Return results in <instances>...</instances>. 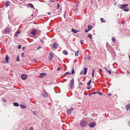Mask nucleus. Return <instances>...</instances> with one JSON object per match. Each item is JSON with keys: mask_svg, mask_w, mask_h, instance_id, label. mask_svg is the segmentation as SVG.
I'll use <instances>...</instances> for the list:
<instances>
[{"mask_svg": "<svg viewBox=\"0 0 130 130\" xmlns=\"http://www.w3.org/2000/svg\"><path fill=\"white\" fill-rule=\"evenodd\" d=\"M88 124L87 121L82 120L80 123V126L82 127H85L87 126Z\"/></svg>", "mask_w": 130, "mask_h": 130, "instance_id": "nucleus-1", "label": "nucleus"}, {"mask_svg": "<svg viewBox=\"0 0 130 130\" xmlns=\"http://www.w3.org/2000/svg\"><path fill=\"white\" fill-rule=\"evenodd\" d=\"M54 55L53 52H51L50 53L49 56L48 57V59L50 61H51L54 57Z\"/></svg>", "mask_w": 130, "mask_h": 130, "instance_id": "nucleus-2", "label": "nucleus"}, {"mask_svg": "<svg viewBox=\"0 0 130 130\" xmlns=\"http://www.w3.org/2000/svg\"><path fill=\"white\" fill-rule=\"evenodd\" d=\"M74 84V80L73 78L71 79L70 83V88H72Z\"/></svg>", "mask_w": 130, "mask_h": 130, "instance_id": "nucleus-3", "label": "nucleus"}, {"mask_svg": "<svg viewBox=\"0 0 130 130\" xmlns=\"http://www.w3.org/2000/svg\"><path fill=\"white\" fill-rule=\"evenodd\" d=\"M95 125V123L93 122H91L89 125V126L90 128L93 127Z\"/></svg>", "mask_w": 130, "mask_h": 130, "instance_id": "nucleus-4", "label": "nucleus"}, {"mask_svg": "<svg viewBox=\"0 0 130 130\" xmlns=\"http://www.w3.org/2000/svg\"><path fill=\"white\" fill-rule=\"evenodd\" d=\"M73 110V109L72 108H71L70 109L67 110V112L68 115H70Z\"/></svg>", "mask_w": 130, "mask_h": 130, "instance_id": "nucleus-5", "label": "nucleus"}, {"mask_svg": "<svg viewBox=\"0 0 130 130\" xmlns=\"http://www.w3.org/2000/svg\"><path fill=\"white\" fill-rule=\"evenodd\" d=\"M58 46V44L56 43H55L54 44H52L51 45V47L53 48H56L57 46Z\"/></svg>", "mask_w": 130, "mask_h": 130, "instance_id": "nucleus-6", "label": "nucleus"}, {"mask_svg": "<svg viewBox=\"0 0 130 130\" xmlns=\"http://www.w3.org/2000/svg\"><path fill=\"white\" fill-rule=\"evenodd\" d=\"M21 77L22 79L24 80L27 78V76L25 74H22L21 75Z\"/></svg>", "mask_w": 130, "mask_h": 130, "instance_id": "nucleus-7", "label": "nucleus"}, {"mask_svg": "<svg viewBox=\"0 0 130 130\" xmlns=\"http://www.w3.org/2000/svg\"><path fill=\"white\" fill-rule=\"evenodd\" d=\"M128 4H122L120 5V6L119 7V8L121 9H123L125 7H126L128 6Z\"/></svg>", "mask_w": 130, "mask_h": 130, "instance_id": "nucleus-8", "label": "nucleus"}, {"mask_svg": "<svg viewBox=\"0 0 130 130\" xmlns=\"http://www.w3.org/2000/svg\"><path fill=\"white\" fill-rule=\"evenodd\" d=\"M46 74L44 73H42L40 74L39 77L40 78H42L45 76Z\"/></svg>", "mask_w": 130, "mask_h": 130, "instance_id": "nucleus-9", "label": "nucleus"}, {"mask_svg": "<svg viewBox=\"0 0 130 130\" xmlns=\"http://www.w3.org/2000/svg\"><path fill=\"white\" fill-rule=\"evenodd\" d=\"M20 107L22 109H24L26 108V106L25 104H22L20 105Z\"/></svg>", "mask_w": 130, "mask_h": 130, "instance_id": "nucleus-10", "label": "nucleus"}, {"mask_svg": "<svg viewBox=\"0 0 130 130\" xmlns=\"http://www.w3.org/2000/svg\"><path fill=\"white\" fill-rule=\"evenodd\" d=\"M36 34V30H33L31 32V34L32 35L34 36H35Z\"/></svg>", "mask_w": 130, "mask_h": 130, "instance_id": "nucleus-11", "label": "nucleus"}, {"mask_svg": "<svg viewBox=\"0 0 130 130\" xmlns=\"http://www.w3.org/2000/svg\"><path fill=\"white\" fill-rule=\"evenodd\" d=\"M126 109L127 110H128L130 109V104L127 105L125 106Z\"/></svg>", "mask_w": 130, "mask_h": 130, "instance_id": "nucleus-12", "label": "nucleus"}, {"mask_svg": "<svg viewBox=\"0 0 130 130\" xmlns=\"http://www.w3.org/2000/svg\"><path fill=\"white\" fill-rule=\"evenodd\" d=\"M10 3V2L9 1H6L5 5L7 7L9 5Z\"/></svg>", "mask_w": 130, "mask_h": 130, "instance_id": "nucleus-13", "label": "nucleus"}, {"mask_svg": "<svg viewBox=\"0 0 130 130\" xmlns=\"http://www.w3.org/2000/svg\"><path fill=\"white\" fill-rule=\"evenodd\" d=\"M71 31L74 33H77L78 32V31H77V30H75L73 28H72L71 29Z\"/></svg>", "mask_w": 130, "mask_h": 130, "instance_id": "nucleus-14", "label": "nucleus"}, {"mask_svg": "<svg viewBox=\"0 0 130 130\" xmlns=\"http://www.w3.org/2000/svg\"><path fill=\"white\" fill-rule=\"evenodd\" d=\"M43 96L44 97H47L48 96V95L47 93L45 92H44L42 94Z\"/></svg>", "mask_w": 130, "mask_h": 130, "instance_id": "nucleus-15", "label": "nucleus"}, {"mask_svg": "<svg viewBox=\"0 0 130 130\" xmlns=\"http://www.w3.org/2000/svg\"><path fill=\"white\" fill-rule=\"evenodd\" d=\"M27 6L30 7V8H34V6L33 5L31 4L28 3L27 4Z\"/></svg>", "mask_w": 130, "mask_h": 130, "instance_id": "nucleus-16", "label": "nucleus"}, {"mask_svg": "<svg viewBox=\"0 0 130 130\" xmlns=\"http://www.w3.org/2000/svg\"><path fill=\"white\" fill-rule=\"evenodd\" d=\"M87 68H85L84 69V72L83 73V74L84 75H86L87 72Z\"/></svg>", "mask_w": 130, "mask_h": 130, "instance_id": "nucleus-17", "label": "nucleus"}, {"mask_svg": "<svg viewBox=\"0 0 130 130\" xmlns=\"http://www.w3.org/2000/svg\"><path fill=\"white\" fill-rule=\"evenodd\" d=\"M112 41L113 43H115L116 41V39L114 37H113L112 38Z\"/></svg>", "mask_w": 130, "mask_h": 130, "instance_id": "nucleus-18", "label": "nucleus"}, {"mask_svg": "<svg viewBox=\"0 0 130 130\" xmlns=\"http://www.w3.org/2000/svg\"><path fill=\"white\" fill-rule=\"evenodd\" d=\"M5 59L6 62L8 63V60L9 59V58L7 55H6V56L5 58Z\"/></svg>", "mask_w": 130, "mask_h": 130, "instance_id": "nucleus-19", "label": "nucleus"}, {"mask_svg": "<svg viewBox=\"0 0 130 130\" xmlns=\"http://www.w3.org/2000/svg\"><path fill=\"white\" fill-rule=\"evenodd\" d=\"M92 27H93L92 26H90V25H89L88 26V29L89 30H91Z\"/></svg>", "mask_w": 130, "mask_h": 130, "instance_id": "nucleus-20", "label": "nucleus"}, {"mask_svg": "<svg viewBox=\"0 0 130 130\" xmlns=\"http://www.w3.org/2000/svg\"><path fill=\"white\" fill-rule=\"evenodd\" d=\"M63 53L65 55H67L68 54V52L66 50H64L63 51Z\"/></svg>", "mask_w": 130, "mask_h": 130, "instance_id": "nucleus-21", "label": "nucleus"}, {"mask_svg": "<svg viewBox=\"0 0 130 130\" xmlns=\"http://www.w3.org/2000/svg\"><path fill=\"white\" fill-rule=\"evenodd\" d=\"M13 104L14 106L18 107V106L19 105V104L17 102H14L13 103Z\"/></svg>", "mask_w": 130, "mask_h": 130, "instance_id": "nucleus-22", "label": "nucleus"}, {"mask_svg": "<svg viewBox=\"0 0 130 130\" xmlns=\"http://www.w3.org/2000/svg\"><path fill=\"white\" fill-rule=\"evenodd\" d=\"M32 113L34 115H37L38 114V112L37 111H32Z\"/></svg>", "mask_w": 130, "mask_h": 130, "instance_id": "nucleus-23", "label": "nucleus"}, {"mask_svg": "<svg viewBox=\"0 0 130 130\" xmlns=\"http://www.w3.org/2000/svg\"><path fill=\"white\" fill-rule=\"evenodd\" d=\"M5 32L6 34H8L9 32V30L8 28L6 29L5 30Z\"/></svg>", "mask_w": 130, "mask_h": 130, "instance_id": "nucleus-24", "label": "nucleus"}, {"mask_svg": "<svg viewBox=\"0 0 130 130\" xmlns=\"http://www.w3.org/2000/svg\"><path fill=\"white\" fill-rule=\"evenodd\" d=\"M88 37L90 38V39H92V35L90 34H88Z\"/></svg>", "mask_w": 130, "mask_h": 130, "instance_id": "nucleus-25", "label": "nucleus"}, {"mask_svg": "<svg viewBox=\"0 0 130 130\" xmlns=\"http://www.w3.org/2000/svg\"><path fill=\"white\" fill-rule=\"evenodd\" d=\"M100 20L102 22H105L104 19L102 18H101L100 19Z\"/></svg>", "mask_w": 130, "mask_h": 130, "instance_id": "nucleus-26", "label": "nucleus"}, {"mask_svg": "<svg viewBox=\"0 0 130 130\" xmlns=\"http://www.w3.org/2000/svg\"><path fill=\"white\" fill-rule=\"evenodd\" d=\"M95 71L94 69H93L92 71V77H93L94 73Z\"/></svg>", "mask_w": 130, "mask_h": 130, "instance_id": "nucleus-27", "label": "nucleus"}, {"mask_svg": "<svg viewBox=\"0 0 130 130\" xmlns=\"http://www.w3.org/2000/svg\"><path fill=\"white\" fill-rule=\"evenodd\" d=\"M97 92V93H98L99 95H102L103 94L102 93L100 92Z\"/></svg>", "mask_w": 130, "mask_h": 130, "instance_id": "nucleus-28", "label": "nucleus"}, {"mask_svg": "<svg viewBox=\"0 0 130 130\" xmlns=\"http://www.w3.org/2000/svg\"><path fill=\"white\" fill-rule=\"evenodd\" d=\"M74 73V68H73L72 70L71 73V74H73Z\"/></svg>", "mask_w": 130, "mask_h": 130, "instance_id": "nucleus-29", "label": "nucleus"}, {"mask_svg": "<svg viewBox=\"0 0 130 130\" xmlns=\"http://www.w3.org/2000/svg\"><path fill=\"white\" fill-rule=\"evenodd\" d=\"M40 40L41 42L42 43H44V41L43 39H40Z\"/></svg>", "mask_w": 130, "mask_h": 130, "instance_id": "nucleus-30", "label": "nucleus"}, {"mask_svg": "<svg viewBox=\"0 0 130 130\" xmlns=\"http://www.w3.org/2000/svg\"><path fill=\"white\" fill-rule=\"evenodd\" d=\"M1 61L3 63H5V60L3 59H2V60H1Z\"/></svg>", "mask_w": 130, "mask_h": 130, "instance_id": "nucleus-31", "label": "nucleus"}, {"mask_svg": "<svg viewBox=\"0 0 130 130\" xmlns=\"http://www.w3.org/2000/svg\"><path fill=\"white\" fill-rule=\"evenodd\" d=\"M71 74V72L70 73L69 72H66L65 73V74L66 75H69Z\"/></svg>", "mask_w": 130, "mask_h": 130, "instance_id": "nucleus-32", "label": "nucleus"}, {"mask_svg": "<svg viewBox=\"0 0 130 130\" xmlns=\"http://www.w3.org/2000/svg\"><path fill=\"white\" fill-rule=\"evenodd\" d=\"M25 53H22L21 54V56L22 57H25L24 56Z\"/></svg>", "mask_w": 130, "mask_h": 130, "instance_id": "nucleus-33", "label": "nucleus"}, {"mask_svg": "<svg viewBox=\"0 0 130 130\" xmlns=\"http://www.w3.org/2000/svg\"><path fill=\"white\" fill-rule=\"evenodd\" d=\"M19 56H18L17 58V61H19Z\"/></svg>", "mask_w": 130, "mask_h": 130, "instance_id": "nucleus-34", "label": "nucleus"}, {"mask_svg": "<svg viewBox=\"0 0 130 130\" xmlns=\"http://www.w3.org/2000/svg\"><path fill=\"white\" fill-rule=\"evenodd\" d=\"M2 100L4 102V103H6V101L4 98H3Z\"/></svg>", "mask_w": 130, "mask_h": 130, "instance_id": "nucleus-35", "label": "nucleus"}, {"mask_svg": "<svg viewBox=\"0 0 130 130\" xmlns=\"http://www.w3.org/2000/svg\"><path fill=\"white\" fill-rule=\"evenodd\" d=\"M78 53H79L78 51H77L76 52V53L75 54V55L76 56H78Z\"/></svg>", "mask_w": 130, "mask_h": 130, "instance_id": "nucleus-36", "label": "nucleus"}, {"mask_svg": "<svg viewBox=\"0 0 130 130\" xmlns=\"http://www.w3.org/2000/svg\"><path fill=\"white\" fill-rule=\"evenodd\" d=\"M20 32V31H18L17 32H16L15 33V36H17V34H19Z\"/></svg>", "mask_w": 130, "mask_h": 130, "instance_id": "nucleus-37", "label": "nucleus"}, {"mask_svg": "<svg viewBox=\"0 0 130 130\" xmlns=\"http://www.w3.org/2000/svg\"><path fill=\"white\" fill-rule=\"evenodd\" d=\"M106 71H107L109 73V74H110L111 73V71L110 70H107L106 69Z\"/></svg>", "mask_w": 130, "mask_h": 130, "instance_id": "nucleus-38", "label": "nucleus"}, {"mask_svg": "<svg viewBox=\"0 0 130 130\" xmlns=\"http://www.w3.org/2000/svg\"><path fill=\"white\" fill-rule=\"evenodd\" d=\"M36 59H33L32 60V61L33 62H36Z\"/></svg>", "mask_w": 130, "mask_h": 130, "instance_id": "nucleus-39", "label": "nucleus"}, {"mask_svg": "<svg viewBox=\"0 0 130 130\" xmlns=\"http://www.w3.org/2000/svg\"><path fill=\"white\" fill-rule=\"evenodd\" d=\"M124 10L125 11H128L129 10V9H124Z\"/></svg>", "mask_w": 130, "mask_h": 130, "instance_id": "nucleus-40", "label": "nucleus"}, {"mask_svg": "<svg viewBox=\"0 0 130 130\" xmlns=\"http://www.w3.org/2000/svg\"><path fill=\"white\" fill-rule=\"evenodd\" d=\"M21 45H19L18 47V49H20L21 48Z\"/></svg>", "mask_w": 130, "mask_h": 130, "instance_id": "nucleus-41", "label": "nucleus"}, {"mask_svg": "<svg viewBox=\"0 0 130 130\" xmlns=\"http://www.w3.org/2000/svg\"><path fill=\"white\" fill-rule=\"evenodd\" d=\"M85 31L86 32H88L89 30H88L87 29H86L85 30Z\"/></svg>", "mask_w": 130, "mask_h": 130, "instance_id": "nucleus-42", "label": "nucleus"}, {"mask_svg": "<svg viewBox=\"0 0 130 130\" xmlns=\"http://www.w3.org/2000/svg\"><path fill=\"white\" fill-rule=\"evenodd\" d=\"M59 5L58 4H57V9L59 8Z\"/></svg>", "mask_w": 130, "mask_h": 130, "instance_id": "nucleus-43", "label": "nucleus"}, {"mask_svg": "<svg viewBox=\"0 0 130 130\" xmlns=\"http://www.w3.org/2000/svg\"><path fill=\"white\" fill-rule=\"evenodd\" d=\"M29 130H34L32 127H31L29 129Z\"/></svg>", "mask_w": 130, "mask_h": 130, "instance_id": "nucleus-44", "label": "nucleus"}, {"mask_svg": "<svg viewBox=\"0 0 130 130\" xmlns=\"http://www.w3.org/2000/svg\"><path fill=\"white\" fill-rule=\"evenodd\" d=\"M91 87L90 86H89L87 88V89L88 90H90L91 89Z\"/></svg>", "mask_w": 130, "mask_h": 130, "instance_id": "nucleus-45", "label": "nucleus"}, {"mask_svg": "<svg viewBox=\"0 0 130 130\" xmlns=\"http://www.w3.org/2000/svg\"><path fill=\"white\" fill-rule=\"evenodd\" d=\"M83 70H82V71L80 72V74L81 75L83 73Z\"/></svg>", "mask_w": 130, "mask_h": 130, "instance_id": "nucleus-46", "label": "nucleus"}, {"mask_svg": "<svg viewBox=\"0 0 130 130\" xmlns=\"http://www.w3.org/2000/svg\"><path fill=\"white\" fill-rule=\"evenodd\" d=\"M97 93V92H93L92 93V95H93V94H96Z\"/></svg>", "mask_w": 130, "mask_h": 130, "instance_id": "nucleus-47", "label": "nucleus"}, {"mask_svg": "<svg viewBox=\"0 0 130 130\" xmlns=\"http://www.w3.org/2000/svg\"><path fill=\"white\" fill-rule=\"evenodd\" d=\"M60 67H59L58 68V69H57V71H58L60 70Z\"/></svg>", "mask_w": 130, "mask_h": 130, "instance_id": "nucleus-48", "label": "nucleus"}, {"mask_svg": "<svg viewBox=\"0 0 130 130\" xmlns=\"http://www.w3.org/2000/svg\"><path fill=\"white\" fill-rule=\"evenodd\" d=\"M90 84L91 83H90L88 82V83L87 84V86H89L90 85Z\"/></svg>", "mask_w": 130, "mask_h": 130, "instance_id": "nucleus-49", "label": "nucleus"}, {"mask_svg": "<svg viewBox=\"0 0 130 130\" xmlns=\"http://www.w3.org/2000/svg\"><path fill=\"white\" fill-rule=\"evenodd\" d=\"M80 42L81 43H83V40H80Z\"/></svg>", "mask_w": 130, "mask_h": 130, "instance_id": "nucleus-50", "label": "nucleus"}, {"mask_svg": "<svg viewBox=\"0 0 130 130\" xmlns=\"http://www.w3.org/2000/svg\"><path fill=\"white\" fill-rule=\"evenodd\" d=\"M127 74H130V72L128 71H127Z\"/></svg>", "mask_w": 130, "mask_h": 130, "instance_id": "nucleus-51", "label": "nucleus"}, {"mask_svg": "<svg viewBox=\"0 0 130 130\" xmlns=\"http://www.w3.org/2000/svg\"><path fill=\"white\" fill-rule=\"evenodd\" d=\"M41 48V47H40V46H38V47L37 48V50H38V49H40V48Z\"/></svg>", "mask_w": 130, "mask_h": 130, "instance_id": "nucleus-52", "label": "nucleus"}, {"mask_svg": "<svg viewBox=\"0 0 130 130\" xmlns=\"http://www.w3.org/2000/svg\"><path fill=\"white\" fill-rule=\"evenodd\" d=\"M91 80H92L91 79H90V80L89 81V82L91 83Z\"/></svg>", "mask_w": 130, "mask_h": 130, "instance_id": "nucleus-53", "label": "nucleus"}, {"mask_svg": "<svg viewBox=\"0 0 130 130\" xmlns=\"http://www.w3.org/2000/svg\"><path fill=\"white\" fill-rule=\"evenodd\" d=\"M47 14L49 15H51V13L50 12H48Z\"/></svg>", "mask_w": 130, "mask_h": 130, "instance_id": "nucleus-54", "label": "nucleus"}, {"mask_svg": "<svg viewBox=\"0 0 130 130\" xmlns=\"http://www.w3.org/2000/svg\"><path fill=\"white\" fill-rule=\"evenodd\" d=\"M108 95L109 96H111V95L110 93H109L108 94Z\"/></svg>", "mask_w": 130, "mask_h": 130, "instance_id": "nucleus-55", "label": "nucleus"}, {"mask_svg": "<svg viewBox=\"0 0 130 130\" xmlns=\"http://www.w3.org/2000/svg\"><path fill=\"white\" fill-rule=\"evenodd\" d=\"M100 70L101 72H102L103 71L101 69H100Z\"/></svg>", "mask_w": 130, "mask_h": 130, "instance_id": "nucleus-56", "label": "nucleus"}, {"mask_svg": "<svg viewBox=\"0 0 130 130\" xmlns=\"http://www.w3.org/2000/svg\"><path fill=\"white\" fill-rule=\"evenodd\" d=\"M92 95V93H90V94H89V96H91Z\"/></svg>", "mask_w": 130, "mask_h": 130, "instance_id": "nucleus-57", "label": "nucleus"}, {"mask_svg": "<svg viewBox=\"0 0 130 130\" xmlns=\"http://www.w3.org/2000/svg\"><path fill=\"white\" fill-rule=\"evenodd\" d=\"M25 47H23L22 48V50H24L25 49Z\"/></svg>", "mask_w": 130, "mask_h": 130, "instance_id": "nucleus-58", "label": "nucleus"}, {"mask_svg": "<svg viewBox=\"0 0 130 130\" xmlns=\"http://www.w3.org/2000/svg\"><path fill=\"white\" fill-rule=\"evenodd\" d=\"M128 57H129V61H130V55H129L128 56Z\"/></svg>", "mask_w": 130, "mask_h": 130, "instance_id": "nucleus-59", "label": "nucleus"}, {"mask_svg": "<svg viewBox=\"0 0 130 130\" xmlns=\"http://www.w3.org/2000/svg\"><path fill=\"white\" fill-rule=\"evenodd\" d=\"M51 2H55V1H53V0H52Z\"/></svg>", "mask_w": 130, "mask_h": 130, "instance_id": "nucleus-60", "label": "nucleus"}, {"mask_svg": "<svg viewBox=\"0 0 130 130\" xmlns=\"http://www.w3.org/2000/svg\"><path fill=\"white\" fill-rule=\"evenodd\" d=\"M10 72H11V73H12V72H13V71L12 70H10Z\"/></svg>", "mask_w": 130, "mask_h": 130, "instance_id": "nucleus-61", "label": "nucleus"}, {"mask_svg": "<svg viewBox=\"0 0 130 130\" xmlns=\"http://www.w3.org/2000/svg\"><path fill=\"white\" fill-rule=\"evenodd\" d=\"M80 85H82V84H83V83H80Z\"/></svg>", "mask_w": 130, "mask_h": 130, "instance_id": "nucleus-62", "label": "nucleus"}, {"mask_svg": "<svg viewBox=\"0 0 130 130\" xmlns=\"http://www.w3.org/2000/svg\"><path fill=\"white\" fill-rule=\"evenodd\" d=\"M78 81H79V78H78Z\"/></svg>", "mask_w": 130, "mask_h": 130, "instance_id": "nucleus-63", "label": "nucleus"}, {"mask_svg": "<svg viewBox=\"0 0 130 130\" xmlns=\"http://www.w3.org/2000/svg\"><path fill=\"white\" fill-rule=\"evenodd\" d=\"M31 15L32 16H33V14H31Z\"/></svg>", "mask_w": 130, "mask_h": 130, "instance_id": "nucleus-64", "label": "nucleus"}]
</instances>
